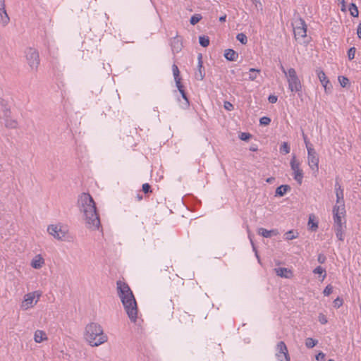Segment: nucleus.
Instances as JSON below:
<instances>
[{
  "label": "nucleus",
  "mask_w": 361,
  "mask_h": 361,
  "mask_svg": "<svg viewBox=\"0 0 361 361\" xmlns=\"http://www.w3.org/2000/svg\"><path fill=\"white\" fill-rule=\"evenodd\" d=\"M77 207L85 222V226L91 230L98 229L100 220L96 203L90 194L82 192L78 197Z\"/></svg>",
  "instance_id": "nucleus-1"
},
{
  "label": "nucleus",
  "mask_w": 361,
  "mask_h": 361,
  "mask_svg": "<svg viewBox=\"0 0 361 361\" xmlns=\"http://www.w3.org/2000/svg\"><path fill=\"white\" fill-rule=\"evenodd\" d=\"M116 289L128 317L132 322H135L137 318V305L130 288L127 283L118 280L116 281Z\"/></svg>",
  "instance_id": "nucleus-2"
},
{
  "label": "nucleus",
  "mask_w": 361,
  "mask_h": 361,
  "mask_svg": "<svg viewBox=\"0 0 361 361\" xmlns=\"http://www.w3.org/2000/svg\"><path fill=\"white\" fill-rule=\"evenodd\" d=\"M83 338L92 347L99 346L108 339L101 325L96 322H90L85 326Z\"/></svg>",
  "instance_id": "nucleus-3"
},
{
  "label": "nucleus",
  "mask_w": 361,
  "mask_h": 361,
  "mask_svg": "<svg viewBox=\"0 0 361 361\" xmlns=\"http://www.w3.org/2000/svg\"><path fill=\"white\" fill-rule=\"evenodd\" d=\"M47 232L51 237L58 241H71L73 238L67 227L61 224L48 225Z\"/></svg>",
  "instance_id": "nucleus-4"
},
{
  "label": "nucleus",
  "mask_w": 361,
  "mask_h": 361,
  "mask_svg": "<svg viewBox=\"0 0 361 361\" xmlns=\"http://www.w3.org/2000/svg\"><path fill=\"white\" fill-rule=\"evenodd\" d=\"M42 296V292L35 290L26 293L20 302V307L23 311L33 308L39 302Z\"/></svg>",
  "instance_id": "nucleus-5"
},
{
  "label": "nucleus",
  "mask_w": 361,
  "mask_h": 361,
  "mask_svg": "<svg viewBox=\"0 0 361 361\" xmlns=\"http://www.w3.org/2000/svg\"><path fill=\"white\" fill-rule=\"evenodd\" d=\"M286 78L288 84V89L291 92L300 93L302 92V84L300 80L293 68H290L288 70Z\"/></svg>",
  "instance_id": "nucleus-6"
},
{
  "label": "nucleus",
  "mask_w": 361,
  "mask_h": 361,
  "mask_svg": "<svg viewBox=\"0 0 361 361\" xmlns=\"http://www.w3.org/2000/svg\"><path fill=\"white\" fill-rule=\"evenodd\" d=\"M345 209L343 205H335L333 208L334 227L345 226V220L344 219Z\"/></svg>",
  "instance_id": "nucleus-7"
},
{
  "label": "nucleus",
  "mask_w": 361,
  "mask_h": 361,
  "mask_svg": "<svg viewBox=\"0 0 361 361\" xmlns=\"http://www.w3.org/2000/svg\"><path fill=\"white\" fill-rule=\"evenodd\" d=\"M27 63L32 70H37L39 64V53L32 48H27L25 51Z\"/></svg>",
  "instance_id": "nucleus-8"
},
{
  "label": "nucleus",
  "mask_w": 361,
  "mask_h": 361,
  "mask_svg": "<svg viewBox=\"0 0 361 361\" xmlns=\"http://www.w3.org/2000/svg\"><path fill=\"white\" fill-rule=\"evenodd\" d=\"M276 357L278 361H290V358L286 343L280 341L276 347Z\"/></svg>",
  "instance_id": "nucleus-9"
},
{
  "label": "nucleus",
  "mask_w": 361,
  "mask_h": 361,
  "mask_svg": "<svg viewBox=\"0 0 361 361\" xmlns=\"http://www.w3.org/2000/svg\"><path fill=\"white\" fill-rule=\"evenodd\" d=\"M319 156L314 147H308L307 150V162L308 165L312 170L318 171L319 169Z\"/></svg>",
  "instance_id": "nucleus-10"
},
{
  "label": "nucleus",
  "mask_w": 361,
  "mask_h": 361,
  "mask_svg": "<svg viewBox=\"0 0 361 361\" xmlns=\"http://www.w3.org/2000/svg\"><path fill=\"white\" fill-rule=\"evenodd\" d=\"M290 164L293 171V178L300 185L303 179V172L300 168V162L297 161L295 156L293 157Z\"/></svg>",
  "instance_id": "nucleus-11"
},
{
  "label": "nucleus",
  "mask_w": 361,
  "mask_h": 361,
  "mask_svg": "<svg viewBox=\"0 0 361 361\" xmlns=\"http://www.w3.org/2000/svg\"><path fill=\"white\" fill-rule=\"evenodd\" d=\"M294 35L295 37L304 38L307 35V25L302 18H299L295 22V26L294 27Z\"/></svg>",
  "instance_id": "nucleus-12"
},
{
  "label": "nucleus",
  "mask_w": 361,
  "mask_h": 361,
  "mask_svg": "<svg viewBox=\"0 0 361 361\" xmlns=\"http://www.w3.org/2000/svg\"><path fill=\"white\" fill-rule=\"evenodd\" d=\"M30 264L34 269H41L45 266V259L41 254L35 255L32 258Z\"/></svg>",
  "instance_id": "nucleus-13"
},
{
  "label": "nucleus",
  "mask_w": 361,
  "mask_h": 361,
  "mask_svg": "<svg viewBox=\"0 0 361 361\" xmlns=\"http://www.w3.org/2000/svg\"><path fill=\"white\" fill-rule=\"evenodd\" d=\"M33 339L36 343H41L48 341V336L44 331L37 329L34 332Z\"/></svg>",
  "instance_id": "nucleus-14"
},
{
  "label": "nucleus",
  "mask_w": 361,
  "mask_h": 361,
  "mask_svg": "<svg viewBox=\"0 0 361 361\" xmlns=\"http://www.w3.org/2000/svg\"><path fill=\"white\" fill-rule=\"evenodd\" d=\"M336 205H343V207H345L344 200H343V190L341 188V186L338 183H336Z\"/></svg>",
  "instance_id": "nucleus-15"
},
{
  "label": "nucleus",
  "mask_w": 361,
  "mask_h": 361,
  "mask_svg": "<svg viewBox=\"0 0 361 361\" xmlns=\"http://www.w3.org/2000/svg\"><path fill=\"white\" fill-rule=\"evenodd\" d=\"M0 16L4 25H6L9 22V17L5 9V0H0Z\"/></svg>",
  "instance_id": "nucleus-16"
},
{
  "label": "nucleus",
  "mask_w": 361,
  "mask_h": 361,
  "mask_svg": "<svg viewBox=\"0 0 361 361\" xmlns=\"http://www.w3.org/2000/svg\"><path fill=\"white\" fill-rule=\"evenodd\" d=\"M274 271L277 276L285 278V279H290L293 276L292 271L287 269L283 267H279L274 269Z\"/></svg>",
  "instance_id": "nucleus-17"
},
{
  "label": "nucleus",
  "mask_w": 361,
  "mask_h": 361,
  "mask_svg": "<svg viewBox=\"0 0 361 361\" xmlns=\"http://www.w3.org/2000/svg\"><path fill=\"white\" fill-rule=\"evenodd\" d=\"M205 76V73L202 66V54L198 56V70L195 73V78L197 80H202Z\"/></svg>",
  "instance_id": "nucleus-18"
},
{
  "label": "nucleus",
  "mask_w": 361,
  "mask_h": 361,
  "mask_svg": "<svg viewBox=\"0 0 361 361\" xmlns=\"http://www.w3.org/2000/svg\"><path fill=\"white\" fill-rule=\"evenodd\" d=\"M258 234L264 238H271L273 235H277L279 231L277 229L267 230L264 228H260L258 229Z\"/></svg>",
  "instance_id": "nucleus-19"
},
{
  "label": "nucleus",
  "mask_w": 361,
  "mask_h": 361,
  "mask_svg": "<svg viewBox=\"0 0 361 361\" xmlns=\"http://www.w3.org/2000/svg\"><path fill=\"white\" fill-rule=\"evenodd\" d=\"M171 46L173 53H178L182 49V43L178 37L171 39Z\"/></svg>",
  "instance_id": "nucleus-20"
},
{
  "label": "nucleus",
  "mask_w": 361,
  "mask_h": 361,
  "mask_svg": "<svg viewBox=\"0 0 361 361\" xmlns=\"http://www.w3.org/2000/svg\"><path fill=\"white\" fill-rule=\"evenodd\" d=\"M316 73L317 75L318 78L319 79L321 83L324 86V87L326 90L327 85L329 83V80L327 79L324 72L321 70L320 68H318L316 70Z\"/></svg>",
  "instance_id": "nucleus-21"
},
{
  "label": "nucleus",
  "mask_w": 361,
  "mask_h": 361,
  "mask_svg": "<svg viewBox=\"0 0 361 361\" xmlns=\"http://www.w3.org/2000/svg\"><path fill=\"white\" fill-rule=\"evenodd\" d=\"M225 58L230 61H235L238 58V54L233 49H228L224 53Z\"/></svg>",
  "instance_id": "nucleus-22"
},
{
  "label": "nucleus",
  "mask_w": 361,
  "mask_h": 361,
  "mask_svg": "<svg viewBox=\"0 0 361 361\" xmlns=\"http://www.w3.org/2000/svg\"><path fill=\"white\" fill-rule=\"evenodd\" d=\"M179 320L181 323L188 325L193 322V318L192 315L185 312L180 314Z\"/></svg>",
  "instance_id": "nucleus-23"
},
{
  "label": "nucleus",
  "mask_w": 361,
  "mask_h": 361,
  "mask_svg": "<svg viewBox=\"0 0 361 361\" xmlns=\"http://www.w3.org/2000/svg\"><path fill=\"white\" fill-rule=\"evenodd\" d=\"M5 126L8 128L15 129L18 127V122L16 119L10 118L7 114H6Z\"/></svg>",
  "instance_id": "nucleus-24"
},
{
  "label": "nucleus",
  "mask_w": 361,
  "mask_h": 361,
  "mask_svg": "<svg viewBox=\"0 0 361 361\" xmlns=\"http://www.w3.org/2000/svg\"><path fill=\"white\" fill-rule=\"evenodd\" d=\"M290 190V187L288 185H281L278 187L276 190V195L282 197L288 191Z\"/></svg>",
  "instance_id": "nucleus-25"
},
{
  "label": "nucleus",
  "mask_w": 361,
  "mask_h": 361,
  "mask_svg": "<svg viewBox=\"0 0 361 361\" xmlns=\"http://www.w3.org/2000/svg\"><path fill=\"white\" fill-rule=\"evenodd\" d=\"M260 73L259 69L250 68L249 70V80L251 81L255 80Z\"/></svg>",
  "instance_id": "nucleus-26"
},
{
  "label": "nucleus",
  "mask_w": 361,
  "mask_h": 361,
  "mask_svg": "<svg viewBox=\"0 0 361 361\" xmlns=\"http://www.w3.org/2000/svg\"><path fill=\"white\" fill-rule=\"evenodd\" d=\"M344 228L345 226L334 227L336 235L339 240H343Z\"/></svg>",
  "instance_id": "nucleus-27"
},
{
  "label": "nucleus",
  "mask_w": 361,
  "mask_h": 361,
  "mask_svg": "<svg viewBox=\"0 0 361 361\" xmlns=\"http://www.w3.org/2000/svg\"><path fill=\"white\" fill-rule=\"evenodd\" d=\"M172 71L174 77L175 82H177V80L180 81L181 78L180 77V71L178 66L176 64L172 66Z\"/></svg>",
  "instance_id": "nucleus-28"
},
{
  "label": "nucleus",
  "mask_w": 361,
  "mask_h": 361,
  "mask_svg": "<svg viewBox=\"0 0 361 361\" xmlns=\"http://www.w3.org/2000/svg\"><path fill=\"white\" fill-rule=\"evenodd\" d=\"M199 42L203 47H207L209 44V38L207 36H200Z\"/></svg>",
  "instance_id": "nucleus-29"
},
{
  "label": "nucleus",
  "mask_w": 361,
  "mask_h": 361,
  "mask_svg": "<svg viewBox=\"0 0 361 361\" xmlns=\"http://www.w3.org/2000/svg\"><path fill=\"white\" fill-rule=\"evenodd\" d=\"M318 343V341L316 339H314L312 338H307L305 340V345L308 348H312L314 347Z\"/></svg>",
  "instance_id": "nucleus-30"
},
{
  "label": "nucleus",
  "mask_w": 361,
  "mask_h": 361,
  "mask_svg": "<svg viewBox=\"0 0 361 361\" xmlns=\"http://www.w3.org/2000/svg\"><path fill=\"white\" fill-rule=\"evenodd\" d=\"M349 11L350 12V15L353 16V17L358 16V14H359L358 8L355 4H353V3L350 4V5L349 6Z\"/></svg>",
  "instance_id": "nucleus-31"
},
{
  "label": "nucleus",
  "mask_w": 361,
  "mask_h": 361,
  "mask_svg": "<svg viewBox=\"0 0 361 361\" xmlns=\"http://www.w3.org/2000/svg\"><path fill=\"white\" fill-rule=\"evenodd\" d=\"M236 39L243 44H246L247 43V37L243 32L238 33L236 36Z\"/></svg>",
  "instance_id": "nucleus-32"
},
{
  "label": "nucleus",
  "mask_w": 361,
  "mask_h": 361,
  "mask_svg": "<svg viewBox=\"0 0 361 361\" xmlns=\"http://www.w3.org/2000/svg\"><path fill=\"white\" fill-rule=\"evenodd\" d=\"M312 217H313L312 215L310 216L309 221H308V226L310 227V229H311L312 231H316L317 228H318V224L317 222H314Z\"/></svg>",
  "instance_id": "nucleus-33"
},
{
  "label": "nucleus",
  "mask_w": 361,
  "mask_h": 361,
  "mask_svg": "<svg viewBox=\"0 0 361 361\" xmlns=\"http://www.w3.org/2000/svg\"><path fill=\"white\" fill-rule=\"evenodd\" d=\"M290 150V147L287 142H283L280 147V152L284 154H288Z\"/></svg>",
  "instance_id": "nucleus-34"
},
{
  "label": "nucleus",
  "mask_w": 361,
  "mask_h": 361,
  "mask_svg": "<svg viewBox=\"0 0 361 361\" xmlns=\"http://www.w3.org/2000/svg\"><path fill=\"white\" fill-rule=\"evenodd\" d=\"M202 17L200 14H195L190 18V22L192 25H194L197 24L202 19Z\"/></svg>",
  "instance_id": "nucleus-35"
},
{
  "label": "nucleus",
  "mask_w": 361,
  "mask_h": 361,
  "mask_svg": "<svg viewBox=\"0 0 361 361\" xmlns=\"http://www.w3.org/2000/svg\"><path fill=\"white\" fill-rule=\"evenodd\" d=\"M313 273L314 274H324L323 275V279L326 277V271L324 269H323L322 267L320 266H318L314 270H313Z\"/></svg>",
  "instance_id": "nucleus-36"
},
{
  "label": "nucleus",
  "mask_w": 361,
  "mask_h": 361,
  "mask_svg": "<svg viewBox=\"0 0 361 361\" xmlns=\"http://www.w3.org/2000/svg\"><path fill=\"white\" fill-rule=\"evenodd\" d=\"M338 80H339L341 85L343 87H346L347 85L349 83V79L345 76H339Z\"/></svg>",
  "instance_id": "nucleus-37"
},
{
  "label": "nucleus",
  "mask_w": 361,
  "mask_h": 361,
  "mask_svg": "<svg viewBox=\"0 0 361 361\" xmlns=\"http://www.w3.org/2000/svg\"><path fill=\"white\" fill-rule=\"evenodd\" d=\"M355 52L356 49L355 47H351L349 49L348 51V57L349 60H353L355 58Z\"/></svg>",
  "instance_id": "nucleus-38"
},
{
  "label": "nucleus",
  "mask_w": 361,
  "mask_h": 361,
  "mask_svg": "<svg viewBox=\"0 0 361 361\" xmlns=\"http://www.w3.org/2000/svg\"><path fill=\"white\" fill-rule=\"evenodd\" d=\"M297 238V235H295L293 231H289L285 233V239L290 240Z\"/></svg>",
  "instance_id": "nucleus-39"
},
{
  "label": "nucleus",
  "mask_w": 361,
  "mask_h": 361,
  "mask_svg": "<svg viewBox=\"0 0 361 361\" xmlns=\"http://www.w3.org/2000/svg\"><path fill=\"white\" fill-rule=\"evenodd\" d=\"M270 122L271 119L267 116L262 117L259 120L260 124L263 126H267L270 123Z\"/></svg>",
  "instance_id": "nucleus-40"
},
{
  "label": "nucleus",
  "mask_w": 361,
  "mask_h": 361,
  "mask_svg": "<svg viewBox=\"0 0 361 361\" xmlns=\"http://www.w3.org/2000/svg\"><path fill=\"white\" fill-rule=\"evenodd\" d=\"M302 137H303L307 150H308V147H313L312 145L310 142V141L307 139V135L305 134L304 132H302Z\"/></svg>",
  "instance_id": "nucleus-41"
},
{
  "label": "nucleus",
  "mask_w": 361,
  "mask_h": 361,
  "mask_svg": "<svg viewBox=\"0 0 361 361\" xmlns=\"http://www.w3.org/2000/svg\"><path fill=\"white\" fill-rule=\"evenodd\" d=\"M239 137L242 140L247 141L251 137V135L248 133H241Z\"/></svg>",
  "instance_id": "nucleus-42"
},
{
  "label": "nucleus",
  "mask_w": 361,
  "mask_h": 361,
  "mask_svg": "<svg viewBox=\"0 0 361 361\" xmlns=\"http://www.w3.org/2000/svg\"><path fill=\"white\" fill-rule=\"evenodd\" d=\"M333 291V288L331 285H328L324 290L323 293L324 295H329Z\"/></svg>",
  "instance_id": "nucleus-43"
},
{
  "label": "nucleus",
  "mask_w": 361,
  "mask_h": 361,
  "mask_svg": "<svg viewBox=\"0 0 361 361\" xmlns=\"http://www.w3.org/2000/svg\"><path fill=\"white\" fill-rule=\"evenodd\" d=\"M176 87H177V88H178V91L180 92V93L181 94H185V90H184V89H183V85L181 84V82H180V81L177 80V82H176Z\"/></svg>",
  "instance_id": "nucleus-44"
},
{
  "label": "nucleus",
  "mask_w": 361,
  "mask_h": 361,
  "mask_svg": "<svg viewBox=\"0 0 361 361\" xmlns=\"http://www.w3.org/2000/svg\"><path fill=\"white\" fill-rule=\"evenodd\" d=\"M224 107L227 111H232L233 109V105L228 101L224 102Z\"/></svg>",
  "instance_id": "nucleus-45"
},
{
  "label": "nucleus",
  "mask_w": 361,
  "mask_h": 361,
  "mask_svg": "<svg viewBox=\"0 0 361 361\" xmlns=\"http://www.w3.org/2000/svg\"><path fill=\"white\" fill-rule=\"evenodd\" d=\"M151 186L148 183H144L142 185V191L145 193V194H147L148 192H151Z\"/></svg>",
  "instance_id": "nucleus-46"
},
{
  "label": "nucleus",
  "mask_w": 361,
  "mask_h": 361,
  "mask_svg": "<svg viewBox=\"0 0 361 361\" xmlns=\"http://www.w3.org/2000/svg\"><path fill=\"white\" fill-rule=\"evenodd\" d=\"M334 304L335 307L338 308L343 305V300L341 299L340 298H337L336 299L334 300Z\"/></svg>",
  "instance_id": "nucleus-47"
},
{
  "label": "nucleus",
  "mask_w": 361,
  "mask_h": 361,
  "mask_svg": "<svg viewBox=\"0 0 361 361\" xmlns=\"http://www.w3.org/2000/svg\"><path fill=\"white\" fill-rule=\"evenodd\" d=\"M326 256H325L324 254L320 253V254L318 255L317 261H318L320 264H324V263L326 262Z\"/></svg>",
  "instance_id": "nucleus-48"
},
{
  "label": "nucleus",
  "mask_w": 361,
  "mask_h": 361,
  "mask_svg": "<svg viewBox=\"0 0 361 361\" xmlns=\"http://www.w3.org/2000/svg\"><path fill=\"white\" fill-rule=\"evenodd\" d=\"M325 358V354L323 353L322 352H320L317 355H316V360L317 361H322L324 360Z\"/></svg>",
  "instance_id": "nucleus-49"
},
{
  "label": "nucleus",
  "mask_w": 361,
  "mask_h": 361,
  "mask_svg": "<svg viewBox=\"0 0 361 361\" xmlns=\"http://www.w3.org/2000/svg\"><path fill=\"white\" fill-rule=\"evenodd\" d=\"M319 321L322 324H325L326 323H327V319H326V317L322 314H320L319 316Z\"/></svg>",
  "instance_id": "nucleus-50"
},
{
  "label": "nucleus",
  "mask_w": 361,
  "mask_h": 361,
  "mask_svg": "<svg viewBox=\"0 0 361 361\" xmlns=\"http://www.w3.org/2000/svg\"><path fill=\"white\" fill-rule=\"evenodd\" d=\"M277 97L275 95H270L268 98V100L270 103L274 104L277 102Z\"/></svg>",
  "instance_id": "nucleus-51"
},
{
  "label": "nucleus",
  "mask_w": 361,
  "mask_h": 361,
  "mask_svg": "<svg viewBox=\"0 0 361 361\" xmlns=\"http://www.w3.org/2000/svg\"><path fill=\"white\" fill-rule=\"evenodd\" d=\"M183 99H184V100L185 101V106H189V100L187 97V95H186V93L183 94H181Z\"/></svg>",
  "instance_id": "nucleus-52"
},
{
  "label": "nucleus",
  "mask_w": 361,
  "mask_h": 361,
  "mask_svg": "<svg viewBox=\"0 0 361 361\" xmlns=\"http://www.w3.org/2000/svg\"><path fill=\"white\" fill-rule=\"evenodd\" d=\"M357 37L361 39V23H360L357 26Z\"/></svg>",
  "instance_id": "nucleus-53"
},
{
  "label": "nucleus",
  "mask_w": 361,
  "mask_h": 361,
  "mask_svg": "<svg viewBox=\"0 0 361 361\" xmlns=\"http://www.w3.org/2000/svg\"><path fill=\"white\" fill-rule=\"evenodd\" d=\"M280 68H281V71H282V72L285 74V75L287 77L288 71H286V70L285 69V68L283 67V66L282 64L281 65Z\"/></svg>",
  "instance_id": "nucleus-54"
},
{
  "label": "nucleus",
  "mask_w": 361,
  "mask_h": 361,
  "mask_svg": "<svg viewBox=\"0 0 361 361\" xmlns=\"http://www.w3.org/2000/svg\"><path fill=\"white\" fill-rule=\"evenodd\" d=\"M249 238H250V241H251V243H252V247H253L254 251H255V252H257L256 249H255V245H254V243H253L252 240V238H251V237H250V235H249ZM256 256H257V257H258L257 253H256Z\"/></svg>",
  "instance_id": "nucleus-55"
},
{
  "label": "nucleus",
  "mask_w": 361,
  "mask_h": 361,
  "mask_svg": "<svg viewBox=\"0 0 361 361\" xmlns=\"http://www.w3.org/2000/svg\"><path fill=\"white\" fill-rule=\"evenodd\" d=\"M226 15H224V16H221V17L219 18V20H220L221 22H224V21L226 20Z\"/></svg>",
  "instance_id": "nucleus-56"
},
{
  "label": "nucleus",
  "mask_w": 361,
  "mask_h": 361,
  "mask_svg": "<svg viewBox=\"0 0 361 361\" xmlns=\"http://www.w3.org/2000/svg\"><path fill=\"white\" fill-rule=\"evenodd\" d=\"M137 198L138 199V200H141L142 199V197L140 195H137Z\"/></svg>",
  "instance_id": "nucleus-57"
},
{
  "label": "nucleus",
  "mask_w": 361,
  "mask_h": 361,
  "mask_svg": "<svg viewBox=\"0 0 361 361\" xmlns=\"http://www.w3.org/2000/svg\"><path fill=\"white\" fill-rule=\"evenodd\" d=\"M271 180H272V178H267V182L271 183Z\"/></svg>",
  "instance_id": "nucleus-58"
},
{
  "label": "nucleus",
  "mask_w": 361,
  "mask_h": 361,
  "mask_svg": "<svg viewBox=\"0 0 361 361\" xmlns=\"http://www.w3.org/2000/svg\"><path fill=\"white\" fill-rule=\"evenodd\" d=\"M254 4L259 2V0H251Z\"/></svg>",
  "instance_id": "nucleus-59"
},
{
  "label": "nucleus",
  "mask_w": 361,
  "mask_h": 361,
  "mask_svg": "<svg viewBox=\"0 0 361 361\" xmlns=\"http://www.w3.org/2000/svg\"><path fill=\"white\" fill-rule=\"evenodd\" d=\"M250 149L251 151H256V150H257V149H256V148H255V147H251Z\"/></svg>",
  "instance_id": "nucleus-60"
},
{
  "label": "nucleus",
  "mask_w": 361,
  "mask_h": 361,
  "mask_svg": "<svg viewBox=\"0 0 361 361\" xmlns=\"http://www.w3.org/2000/svg\"><path fill=\"white\" fill-rule=\"evenodd\" d=\"M341 4L344 5V4H345L344 0H341Z\"/></svg>",
  "instance_id": "nucleus-61"
},
{
  "label": "nucleus",
  "mask_w": 361,
  "mask_h": 361,
  "mask_svg": "<svg viewBox=\"0 0 361 361\" xmlns=\"http://www.w3.org/2000/svg\"><path fill=\"white\" fill-rule=\"evenodd\" d=\"M328 361H335L334 360L330 359Z\"/></svg>",
  "instance_id": "nucleus-62"
}]
</instances>
